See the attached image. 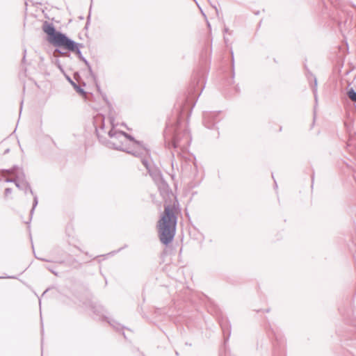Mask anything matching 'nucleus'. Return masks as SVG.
I'll return each instance as SVG.
<instances>
[{
    "label": "nucleus",
    "instance_id": "obj_1",
    "mask_svg": "<svg viewBox=\"0 0 356 356\" xmlns=\"http://www.w3.org/2000/svg\"><path fill=\"white\" fill-rule=\"evenodd\" d=\"M180 209L176 199L171 203L165 204L164 211L156 224L159 238L162 243L167 245L172 241Z\"/></svg>",
    "mask_w": 356,
    "mask_h": 356
},
{
    "label": "nucleus",
    "instance_id": "obj_2",
    "mask_svg": "<svg viewBox=\"0 0 356 356\" xmlns=\"http://www.w3.org/2000/svg\"><path fill=\"white\" fill-rule=\"evenodd\" d=\"M42 30L48 36V42L54 46L63 47L72 52L79 51L77 44L65 34L57 32L53 25L46 22L42 26Z\"/></svg>",
    "mask_w": 356,
    "mask_h": 356
},
{
    "label": "nucleus",
    "instance_id": "obj_3",
    "mask_svg": "<svg viewBox=\"0 0 356 356\" xmlns=\"http://www.w3.org/2000/svg\"><path fill=\"white\" fill-rule=\"evenodd\" d=\"M348 96L353 102H356V92L353 90L348 91Z\"/></svg>",
    "mask_w": 356,
    "mask_h": 356
}]
</instances>
